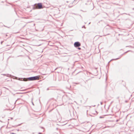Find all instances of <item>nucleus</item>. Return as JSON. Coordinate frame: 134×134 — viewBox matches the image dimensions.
I'll return each mask as SVG.
<instances>
[{
    "instance_id": "423d86ee",
    "label": "nucleus",
    "mask_w": 134,
    "mask_h": 134,
    "mask_svg": "<svg viewBox=\"0 0 134 134\" xmlns=\"http://www.w3.org/2000/svg\"><path fill=\"white\" fill-rule=\"evenodd\" d=\"M11 134H15L14 133H11Z\"/></svg>"
},
{
    "instance_id": "7ed1b4c3",
    "label": "nucleus",
    "mask_w": 134,
    "mask_h": 134,
    "mask_svg": "<svg viewBox=\"0 0 134 134\" xmlns=\"http://www.w3.org/2000/svg\"><path fill=\"white\" fill-rule=\"evenodd\" d=\"M74 45L75 47H79L81 45L80 43L79 42H76L74 44Z\"/></svg>"
},
{
    "instance_id": "39448f33",
    "label": "nucleus",
    "mask_w": 134,
    "mask_h": 134,
    "mask_svg": "<svg viewBox=\"0 0 134 134\" xmlns=\"http://www.w3.org/2000/svg\"><path fill=\"white\" fill-rule=\"evenodd\" d=\"M78 49H79V50H80L81 49V48H78Z\"/></svg>"
},
{
    "instance_id": "f03ea898",
    "label": "nucleus",
    "mask_w": 134,
    "mask_h": 134,
    "mask_svg": "<svg viewBox=\"0 0 134 134\" xmlns=\"http://www.w3.org/2000/svg\"><path fill=\"white\" fill-rule=\"evenodd\" d=\"M39 79V76H36L34 77H31L28 78V79L29 80H38Z\"/></svg>"
},
{
    "instance_id": "20e7f679",
    "label": "nucleus",
    "mask_w": 134,
    "mask_h": 134,
    "mask_svg": "<svg viewBox=\"0 0 134 134\" xmlns=\"http://www.w3.org/2000/svg\"><path fill=\"white\" fill-rule=\"evenodd\" d=\"M100 118H103V117H101V116H100L99 117Z\"/></svg>"
},
{
    "instance_id": "f257e3e1",
    "label": "nucleus",
    "mask_w": 134,
    "mask_h": 134,
    "mask_svg": "<svg viewBox=\"0 0 134 134\" xmlns=\"http://www.w3.org/2000/svg\"><path fill=\"white\" fill-rule=\"evenodd\" d=\"M35 6L36 8L37 9H41L44 8L42 6V3H41L35 4Z\"/></svg>"
}]
</instances>
